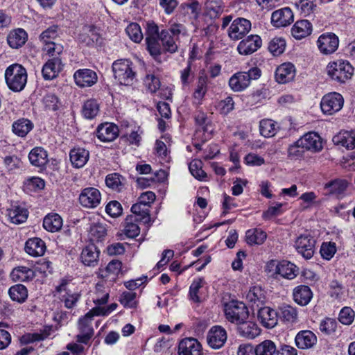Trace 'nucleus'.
Here are the masks:
<instances>
[{"label":"nucleus","instance_id":"f257e3e1","mask_svg":"<svg viewBox=\"0 0 355 355\" xmlns=\"http://www.w3.org/2000/svg\"><path fill=\"white\" fill-rule=\"evenodd\" d=\"M5 79L10 89L13 92H20L27 83L26 69L19 64L9 66L5 71Z\"/></svg>","mask_w":355,"mask_h":355},{"label":"nucleus","instance_id":"f03ea898","mask_svg":"<svg viewBox=\"0 0 355 355\" xmlns=\"http://www.w3.org/2000/svg\"><path fill=\"white\" fill-rule=\"evenodd\" d=\"M185 31L184 25L181 24H173L168 29L162 30L160 38L164 49L169 53H175L178 50V41L179 35Z\"/></svg>","mask_w":355,"mask_h":355},{"label":"nucleus","instance_id":"7ed1b4c3","mask_svg":"<svg viewBox=\"0 0 355 355\" xmlns=\"http://www.w3.org/2000/svg\"><path fill=\"white\" fill-rule=\"evenodd\" d=\"M327 71L332 80L338 83H345L353 75L354 68L349 62L338 60L329 63Z\"/></svg>","mask_w":355,"mask_h":355},{"label":"nucleus","instance_id":"20e7f679","mask_svg":"<svg viewBox=\"0 0 355 355\" xmlns=\"http://www.w3.org/2000/svg\"><path fill=\"white\" fill-rule=\"evenodd\" d=\"M261 74L257 67H252L248 72L234 73L229 80V85L234 92H241L245 89L252 80H257Z\"/></svg>","mask_w":355,"mask_h":355},{"label":"nucleus","instance_id":"39448f33","mask_svg":"<svg viewBox=\"0 0 355 355\" xmlns=\"http://www.w3.org/2000/svg\"><path fill=\"white\" fill-rule=\"evenodd\" d=\"M112 71L115 79L121 85H130L133 83L135 73L132 69V63L129 60H118L114 62Z\"/></svg>","mask_w":355,"mask_h":355},{"label":"nucleus","instance_id":"423d86ee","mask_svg":"<svg viewBox=\"0 0 355 355\" xmlns=\"http://www.w3.org/2000/svg\"><path fill=\"white\" fill-rule=\"evenodd\" d=\"M226 318L237 324L248 318L249 313L247 306L243 302L231 301L225 306Z\"/></svg>","mask_w":355,"mask_h":355},{"label":"nucleus","instance_id":"0eeeda50","mask_svg":"<svg viewBox=\"0 0 355 355\" xmlns=\"http://www.w3.org/2000/svg\"><path fill=\"white\" fill-rule=\"evenodd\" d=\"M97 309H92L85 315L80 318L78 322L80 334L77 335V341L87 344L94 334V329L92 326V320L94 315H98Z\"/></svg>","mask_w":355,"mask_h":355},{"label":"nucleus","instance_id":"6e6552de","mask_svg":"<svg viewBox=\"0 0 355 355\" xmlns=\"http://www.w3.org/2000/svg\"><path fill=\"white\" fill-rule=\"evenodd\" d=\"M344 104V98L337 92L324 95L320 102V107L325 114L331 115L341 110Z\"/></svg>","mask_w":355,"mask_h":355},{"label":"nucleus","instance_id":"1a4fd4ad","mask_svg":"<svg viewBox=\"0 0 355 355\" xmlns=\"http://www.w3.org/2000/svg\"><path fill=\"white\" fill-rule=\"evenodd\" d=\"M315 239L310 235H300L295 243V247L299 254L304 259H311L315 252Z\"/></svg>","mask_w":355,"mask_h":355},{"label":"nucleus","instance_id":"9d476101","mask_svg":"<svg viewBox=\"0 0 355 355\" xmlns=\"http://www.w3.org/2000/svg\"><path fill=\"white\" fill-rule=\"evenodd\" d=\"M318 47L320 51L325 55L331 54L335 52L339 44L338 37L332 33H327L321 35L317 41Z\"/></svg>","mask_w":355,"mask_h":355},{"label":"nucleus","instance_id":"9b49d317","mask_svg":"<svg viewBox=\"0 0 355 355\" xmlns=\"http://www.w3.org/2000/svg\"><path fill=\"white\" fill-rule=\"evenodd\" d=\"M101 195L100 191L94 187H87L84 189L80 196V204L86 208H95L101 202Z\"/></svg>","mask_w":355,"mask_h":355},{"label":"nucleus","instance_id":"f8f14e48","mask_svg":"<svg viewBox=\"0 0 355 355\" xmlns=\"http://www.w3.org/2000/svg\"><path fill=\"white\" fill-rule=\"evenodd\" d=\"M251 29V22L245 18H237L233 21L228 30V35L233 40H239Z\"/></svg>","mask_w":355,"mask_h":355},{"label":"nucleus","instance_id":"ddd939ff","mask_svg":"<svg viewBox=\"0 0 355 355\" xmlns=\"http://www.w3.org/2000/svg\"><path fill=\"white\" fill-rule=\"evenodd\" d=\"M208 345L213 349H219L227 340V333L220 326L212 327L207 333Z\"/></svg>","mask_w":355,"mask_h":355},{"label":"nucleus","instance_id":"4468645a","mask_svg":"<svg viewBox=\"0 0 355 355\" xmlns=\"http://www.w3.org/2000/svg\"><path fill=\"white\" fill-rule=\"evenodd\" d=\"M76 84L80 87H89L94 85L98 80L96 73L89 69L77 70L73 74Z\"/></svg>","mask_w":355,"mask_h":355},{"label":"nucleus","instance_id":"2eb2a0df","mask_svg":"<svg viewBox=\"0 0 355 355\" xmlns=\"http://www.w3.org/2000/svg\"><path fill=\"white\" fill-rule=\"evenodd\" d=\"M293 20V13L291 9L288 7L274 11L271 15V22L274 26L277 28L287 26Z\"/></svg>","mask_w":355,"mask_h":355},{"label":"nucleus","instance_id":"dca6fc26","mask_svg":"<svg viewBox=\"0 0 355 355\" xmlns=\"http://www.w3.org/2000/svg\"><path fill=\"white\" fill-rule=\"evenodd\" d=\"M257 317L262 325L268 329L273 328L277 324V312L269 306L258 308Z\"/></svg>","mask_w":355,"mask_h":355},{"label":"nucleus","instance_id":"f3484780","mask_svg":"<svg viewBox=\"0 0 355 355\" xmlns=\"http://www.w3.org/2000/svg\"><path fill=\"white\" fill-rule=\"evenodd\" d=\"M297 144L302 148L312 152H318L322 148V139L320 135L314 132L305 134L297 140Z\"/></svg>","mask_w":355,"mask_h":355},{"label":"nucleus","instance_id":"a211bd4d","mask_svg":"<svg viewBox=\"0 0 355 355\" xmlns=\"http://www.w3.org/2000/svg\"><path fill=\"white\" fill-rule=\"evenodd\" d=\"M261 46V37L257 35H251L239 42L237 50L241 55H250L257 51Z\"/></svg>","mask_w":355,"mask_h":355},{"label":"nucleus","instance_id":"6ab92c4d","mask_svg":"<svg viewBox=\"0 0 355 355\" xmlns=\"http://www.w3.org/2000/svg\"><path fill=\"white\" fill-rule=\"evenodd\" d=\"M179 355H202V347L195 338H186L182 340L178 346Z\"/></svg>","mask_w":355,"mask_h":355},{"label":"nucleus","instance_id":"aec40b11","mask_svg":"<svg viewBox=\"0 0 355 355\" xmlns=\"http://www.w3.org/2000/svg\"><path fill=\"white\" fill-rule=\"evenodd\" d=\"M62 67L60 58L55 57L49 59L42 67V73L44 78L45 80H52L56 78L62 70Z\"/></svg>","mask_w":355,"mask_h":355},{"label":"nucleus","instance_id":"412c9836","mask_svg":"<svg viewBox=\"0 0 355 355\" xmlns=\"http://www.w3.org/2000/svg\"><path fill=\"white\" fill-rule=\"evenodd\" d=\"M118 135L119 128L113 123H105L98 125L97 128L96 136L101 141H112Z\"/></svg>","mask_w":355,"mask_h":355},{"label":"nucleus","instance_id":"4be33fe9","mask_svg":"<svg viewBox=\"0 0 355 355\" xmlns=\"http://www.w3.org/2000/svg\"><path fill=\"white\" fill-rule=\"evenodd\" d=\"M246 299L254 310L257 309L266 302V291L259 286H252L248 291Z\"/></svg>","mask_w":355,"mask_h":355},{"label":"nucleus","instance_id":"5701e85b","mask_svg":"<svg viewBox=\"0 0 355 355\" xmlns=\"http://www.w3.org/2000/svg\"><path fill=\"white\" fill-rule=\"evenodd\" d=\"M100 251L96 245L90 244L85 247L81 252V261L85 266L94 267L98 265Z\"/></svg>","mask_w":355,"mask_h":355},{"label":"nucleus","instance_id":"b1692460","mask_svg":"<svg viewBox=\"0 0 355 355\" xmlns=\"http://www.w3.org/2000/svg\"><path fill=\"white\" fill-rule=\"evenodd\" d=\"M295 76V68L291 62L282 64L275 71V79L281 84H284L292 80Z\"/></svg>","mask_w":355,"mask_h":355},{"label":"nucleus","instance_id":"393cba45","mask_svg":"<svg viewBox=\"0 0 355 355\" xmlns=\"http://www.w3.org/2000/svg\"><path fill=\"white\" fill-rule=\"evenodd\" d=\"M333 142L334 144L345 147L347 150L355 148V130L340 131L333 137Z\"/></svg>","mask_w":355,"mask_h":355},{"label":"nucleus","instance_id":"a878e982","mask_svg":"<svg viewBox=\"0 0 355 355\" xmlns=\"http://www.w3.org/2000/svg\"><path fill=\"white\" fill-rule=\"evenodd\" d=\"M295 342L300 349H309L316 344L317 337L311 331L304 330L297 333Z\"/></svg>","mask_w":355,"mask_h":355},{"label":"nucleus","instance_id":"bb28decb","mask_svg":"<svg viewBox=\"0 0 355 355\" xmlns=\"http://www.w3.org/2000/svg\"><path fill=\"white\" fill-rule=\"evenodd\" d=\"M45 250V243L40 238L29 239L25 243V251L32 257L42 256Z\"/></svg>","mask_w":355,"mask_h":355},{"label":"nucleus","instance_id":"cd10ccee","mask_svg":"<svg viewBox=\"0 0 355 355\" xmlns=\"http://www.w3.org/2000/svg\"><path fill=\"white\" fill-rule=\"evenodd\" d=\"M293 296L294 301L297 304L305 306L310 302L313 293L308 286L300 285L293 289Z\"/></svg>","mask_w":355,"mask_h":355},{"label":"nucleus","instance_id":"c85d7f7f","mask_svg":"<svg viewBox=\"0 0 355 355\" xmlns=\"http://www.w3.org/2000/svg\"><path fill=\"white\" fill-rule=\"evenodd\" d=\"M238 324L239 325L238 327L239 335L245 338L254 339L260 334L261 329L254 322L245 320Z\"/></svg>","mask_w":355,"mask_h":355},{"label":"nucleus","instance_id":"c756f323","mask_svg":"<svg viewBox=\"0 0 355 355\" xmlns=\"http://www.w3.org/2000/svg\"><path fill=\"white\" fill-rule=\"evenodd\" d=\"M69 157L71 162L74 167L82 168L87 162L89 153L85 148H75L71 150Z\"/></svg>","mask_w":355,"mask_h":355},{"label":"nucleus","instance_id":"7c9ffc66","mask_svg":"<svg viewBox=\"0 0 355 355\" xmlns=\"http://www.w3.org/2000/svg\"><path fill=\"white\" fill-rule=\"evenodd\" d=\"M132 215L137 221L144 224L150 225L152 220L150 215V208L147 205H143L138 202L134 204L131 207Z\"/></svg>","mask_w":355,"mask_h":355},{"label":"nucleus","instance_id":"2f4dec72","mask_svg":"<svg viewBox=\"0 0 355 355\" xmlns=\"http://www.w3.org/2000/svg\"><path fill=\"white\" fill-rule=\"evenodd\" d=\"M28 35L26 32L21 28L10 31L7 37L9 46L12 49L21 47L26 42Z\"/></svg>","mask_w":355,"mask_h":355},{"label":"nucleus","instance_id":"473e14b6","mask_svg":"<svg viewBox=\"0 0 355 355\" xmlns=\"http://www.w3.org/2000/svg\"><path fill=\"white\" fill-rule=\"evenodd\" d=\"M311 31V24L306 19L296 21L291 29L292 35L297 40L307 37Z\"/></svg>","mask_w":355,"mask_h":355},{"label":"nucleus","instance_id":"72a5a7b5","mask_svg":"<svg viewBox=\"0 0 355 355\" xmlns=\"http://www.w3.org/2000/svg\"><path fill=\"white\" fill-rule=\"evenodd\" d=\"M7 211L10 220L12 223L21 224L25 222L28 218V210L19 205H12Z\"/></svg>","mask_w":355,"mask_h":355},{"label":"nucleus","instance_id":"f704fd0d","mask_svg":"<svg viewBox=\"0 0 355 355\" xmlns=\"http://www.w3.org/2000/svg\"><path fill=\"white\" fill-rule=\"evenodd\" d=\"M34 125L31 121L27 119L21 118L12 123V132L21 137H26L32 130Z\"/></svg>","mask_w":355,"mask_h":355},{"label":"nucleus","instance_id":"c9c22d12","mask_svg":"<svg viewBox=\"0 0 355 355\" xmlns=\"http://www.w3.org/2000/svg\"><path fill=\"white\" fill-rule=\"evenodd\" d=\"M28 159L33 166L42 167L47 163V153L43 148L36 147L30 152Z\"/></svg>","mask_w":355,"mask_h":355},{"label":"nucleus","instance_id":"e433bc0d","mask_svg":"<svg viewBox=\"0 0 355 355\" xmlns=\"http://www.w3.org/2000/svg\"><path fill=\"white\" fill-rule=\"evenodd\" d=\"M43 227L49 232H56L62 227V219L58 214H49L44 218Z\"/></svg>","mask_w":355,"mask_h":355},{"label":"nucleus","instance_id":"4c0bfd02","mask_svg":"<svg viewBox=\"0 0 355 355\" xmlns=\"http://www.w3.org/2000/svg\"><path fill=\"white\" fill-rule=\"evenodd\" d=\"M296 266L288 261H282L276 265L275 272L282 277L288 279H293L296 277Z\"/></svg>","mask_w":355,"mask_h":355},{"label":"nucleus","instance_id":"58836bf2","mask_svg":"<svg viewBox=\"0 0 355 355\" xmlns=\"http://www.w3.org/2000/svg\"><path fill=\"white\" fill-rule=\"evenodd\" d=\"M207 92V78L204 76H201L198 78L196 87L193 94L194 103L196 104L201 103V101L204 98Z\"/></svg>","mask_w":355,"mask_h":355},{"label":"nucleus","instance_id":"ea45409f","mask_svg":"<svg viewBox=\"0 0 355 355\" xmlns=\"http://www.w3.org/2000/svg\"><path fill=\"white\" fill-rule=\"evenodd\" d=\"M12 279L19 282H26L32 279L35 273L34 271L26 266H19L15 268L11 272Z\"/></svg>","mask_w":355,"mask_h":355},{"label":"nucleus","instance_id":"a19ab883","mask_svg":"<svg viewBox=\"0 0 355 355\" xmlns=\"http://www.w3.org/2000/svg\"><path fill=\"white\" fill-rule=\"evenodd\" d=\"M266 239V233L261 230L254 229L246 232L245 239L249 245L262 244Z\"/></svg>","mask_w":355,"mask_h":355},{"label":"nucleus","instance_id":"79ce46f5","mask_svg":"<svg viewBox=\"0 0 355 355\" xmlns=\"http://www.w3.org/2000/svg\"><path fill=\"white\" fill-rule=\"evenodd\" d=\"M9 295L13 301L19 303L24 302L28 297V291L22 284H16L10 288L8 291Z\"/></svg>","mask_w":355,"mask_h":355},{"label":"nucleus","instance_id":"37998d69","mask_svg":"<svg viewBox=\"0 0 355 355\" xmlns=\"http://www.w3.org/2000/svg\"><path fill=\"white\" fill-rule=\"evenodd\" d=\"M122 263L119 260L111 261L104 270L100 269L99 275L102 278H107L110 275H113L112 279L117 276L121 270Z\"/></svg>","mask_w":355,"mask_h":355},{"label":"nucleus","instance_id":"c03bdc74","mask_svg":"<svg viewBox=\"0 0 355 355\" xmlns=\"http://www.w3.org/2000/svg\"><path fill=\"white\" fill-rule=\"evenodd\" d=\"M276 351V345L270 340H263L258 344L254 349L256 355H273Z\"/></svg>","mask_w":355,"mask_h":355},{"label":"nucleus","instance_id":"a18cd8bd","mask_svg":"<svg viewBox=\"0 0 355 355\" xmlns=\"http://www.w3.org/2000/svg\"><path fill=\"white\" fill-rule=\"evenodd\" d=\"M99 112V104L95 99H89L85 102L82 113L88 119H94Z\"/></svg>","mask_w":355,"mask_h":355},{"label":"nucleus","instance_id":"49530a36","mask_svg":"<svg viewBox=\"0 0 355 355\" xmlns=\"http://www.w3.org/2000/svg\"><path fill=\"white\" fill-rule=\"evenodd\" d=\"M259 130L265 137H272L277 133V123L271 119H263L259 123Z\"/></svg>","mask_w":355,"mask_h":355},{"label":"nucleus","instance_id":"de8ad7c7","mask_svg":"<svg viewBox=\"0 0 355 355\" xmlns=\"http://www.w3.org/2000/svg\"><path fill=\"white\" fill-rule=\"evenodd\" d=\"M135 222L137 220L132 215L125 218L124 233L129 238H135L140 233V228Z\"/></svg>","mask_w":355,"mask_h":355},{"label":"nucleus","instance_id":"09e8293b","mask_svg":"<svg viewBox=\"0 0 355 355\" xmlns=\"http://www.w3.org/2000/svg\"><path fill=\"white\" fill-rule=\"evenodd\" d=\"M348 182L345 180L336 179L325 184L324 189L330 193L342 194L347 189Z\"/></svg>","mask_w":355,"mask_h":355},{"label":"nucleus","instance_id":"8fccbe9b","mask_svg":"<svg viewBox=\"0 0 355 355\" xmlns=\"http://www.w3.org/2000/svg\"><path fill=\"white\" fill-rule=\"evenodd\" d=\"M123 180L124 178L121 175L114 173L106 176L105 184L112 190L121 191L124 187Z\"/></svg>","mask_w":355,"mask_h":355},{"label":"nucleus","instance_id":"3c124183","mask_svg":"<svg viewBox=\"0 0 355 355\" xmlns=\"http://www.w3.org/2000/svg\"><path fill=\"white\" fill-rule=\"evenodd\" d=\"M205 8L211 17H217L223 11V3L221 0H207Z\"/></svg>","mask_w":355,"mask_h":355},{"label":"nucleus","instance_id":"603ef678","mask_svg":"<svg viewBox=\"0 0 355 355\" xmlns=\"http://www.w3.org/2000/svg\"><path fill=\"white\" fill-rule=\"evenodd\" d=\"M107 230L103 224L94 223L90 226L89 234L93 241H101L106 235Z\"/></svg>","mask_w":355,"mask_h":355},{"label":"nucleus","instance_id":"864d4df0","mask_svg":"<svg viewBox=\"0 0 355 355\" xmlns=\"http://www.w3.org/2000/svg\"><path fill=\"white\" fill-rule=\"evenodd\" d=\"M205 281L203 278L198 277L195 279L189 288V299L195 302L200 303V297L198 295L199 290L203 286Z\"/></svg>","mask_w":355,"mask_h":355},{"label":"nucleus","instance_id":"5fc2aeb1","mask_svg":"<svg viewBox=\"0 0 355 355\" xmlns=\"http://www.w3.org/2000/svg\"><path fill=\"white\" fill-rule=\"evenodd\" d=\"M286 47V41L282 37H275L270 40L268 44V50L274 55L282 54Z\"/></svg>","mask_w":355,"mask_h":355},{"label":"nucleus","instance_id":"6e6d98bb","mask_svg":"<svg viewBox=\"0 0 355 355\" xmlns=\"http://www.w3.org/2000/svg\"><path fill=\"white\" fill-rule=\"evenodd\" d=\"M165 177V172L162 170L159 171L156 173L153 177L150 178H138L137 179V184L141 188H146L150 187L153 183L155 182H160L164 180Z\"/></svg>","mask_w":355,"mask_h":355},{"label":"nucleus","instance_id":"4d7b16f0","mask_svg":"<svg viewBox=\"0 0 355 355\" xmlns=\"http://www.w3.org/2000/svg\"><path fill=\"white\" fill-rule=\"evenodd\" d=\"M281 317L287 322H294L297 318V312L295 308L288 304H283L280 307Z\"/></svg>","mask_w":355,"mask_h":355},{"label":"nucleus","instance_id":"13d9d810","mask_svg":"<svg viewBox=\"0 0 355 355\" xmlns=\"http://www.w3.org/2000/svg\"><path fill=\"white\" fill-rule=\"evenodd\" d=\"M316 0H297L295 5L301 14L304 16H308L313 12L316 7Z\"/></svg>","mask_w":355,"mask_h":355},{"label":"nucleus","instance_id":"bf43d9fd","mask_svg":"<svg viewBox=\"0 0 355 355\" xmlns=\"http://www.w3.org/2000/svg\"><path fill=\"white\" fill-rule=\"evenodd\" d=\"M125 32L129 37L135 42H140L143 39L141 28L137 23L130 24L125 28Z\"/></svg>","mask_w":355,"mask_h":355},{"label":"nucleus","instance_id":"052dcab7","mask_svg":"<svg viewBox=\"0 0 355 355\" xmlns=\"http://www.w3.org/2000/svg\"><path fill=\"white\" fill-rule=\"evenodd\" d=\"M189 171L195 178L199 180H205L207 173L202 170V162L200 161H192L189 164Z\"/></svg>","mask_w":355,"mask_h":355},{"label":"nucleus","instance_id":"680f3d73","mask_svg":"<svg viewBox=\"0 0 355 355\" xmlns=\"http://www.w3.org/2000/svg\"><path fill=\"white\" fill-rule=\"evenodd\" d=\"M43 51L46 52V54L51 58L59 57L63 51V46L60 44L55 43V42L44 43Z\"/></svg>","mask_w":355,"mask_h":355},{"label":"nucleus","instance_id":"e2e57ef3","mask_svg":"<svg viewBox=\"0 0 355 355\" xmlns=\"http://www.w3.org/2000/svg\"><path fill=\"white\" fill-rule=\"evenodd\" d=\"M336 245L334 242H324L320 247V254L326 260H330L336 252Z\"/></svg>","mask_w":355,"mask_h":355},{"label":"nucleus","instance_id":"0e129e2a","mask_svg":"<svg viewBox=\"0 0 355 355\" xmlns=\"http://www.w3.org/2000/svg\"><path fill=\"white\" fill-rule=\"evenodd\" d=\"M58 26H52L43 31L40 35V40L44 43L52 42L58 36Z\"/></svg>","mask_w":355,"mask_h":355},{"label":"nucleus","instance_id":"69168bd1","mask_svg":"<svg viewBox=\"0 0 355 355\" xmlns=\"http://www.w3.org/2000/svg\"><path fill=\"white\" fill-rule=\"evenodd\" d=\"M136 293L133 292H123L120 298V302L125 308L133 309L137 306L135 300Z\"/></svg>","mask_w":355,"mask_h":355},{"label":"nucleus","instance_id":"338daca9","mask_svg":"<svg viewBox=\"0 0 355 355\" xmlns=\"http://www.w3.org/2000/svg\"><path fill=\"white\" fill-rule=\"evenodd\" d=\"M354 319V311L348 306H345L341 309L339 313V321L346 325L352 323Z\"/></svg>","mask_w":355,"mask_h":355},{"label":"nucleus","instance_id":"774afa93","mask_svg":"<svg viewBox=\"0 0 355 355\" xmlns=\"http://www.w3.org/2000/svg\"><path fill=\"white\" fill-rule=\"evenodd\" d=\"M44 104L47 110L56 111L60 105L58 98L53 94H46L44 98Z\"/></svg>","mask_w":355,"mask_h":355}]
</instances>
